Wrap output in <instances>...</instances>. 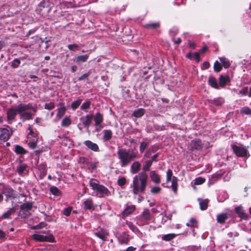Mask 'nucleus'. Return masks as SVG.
<instances>
[{
  "mask_svg": "<svg viewBox=\"0 0 251 251\" xmlns=\"http://www.w3.org/2000/svg\"><path fill=\"white\" fill-rule=\"evenodd\" d=\"M151 164H152V162L151 161H150L149 160L147 161L143 167L142 169H143L144 172L148 171L150 170V168Z\"/></svg>",
  "mask_w": 251,
  "mask_h": 251,
  "instance_id": "35",
  "label": "nucleus"
},
{
  "mask_svg": "<svg viewBox=\"0 0 251 251\" xmlns=\"http://www.w3.org/2000/svg\"><path fill=\"white\" fill-rule=\"evenodd\" d=\"M5 238V233L0 229V239H3Z\"/></svg>",
  "mask_w": 251,
  "mask_h": 251,
  "instance_id": "60",
  "label": "nucleus"
},
{
  "mask_svg": "<svg viewBox=\"0 0 251 251\" xmlns=\"http://www.w3.org/2000/svg\"><path fill=\"white\" fill-rule=\"evenodd\" d=\"M89 58V56L87 54L79 55L75 58L73 59L74 62L76 64H80L81 63L86 62Z\"/></svg>",
  "mask_w": 251,
  "mask_h": 251,
  "instance_id": "10",
  "label": "nucleus"
},
{
  "mask_svg": "<svg viewBox=\"0 0 251 251\" xmlns=\"http://www.w3.org/2000/svg\"><path fill=\"white\" fill-rule=\"evenodd\" d=\"M148 146V143L145 142H142L140 143L139 150L141 153H143L145 149Z\"/></svg>",
  "mask_w": 251,
  "mask_h": 251,
  "instance_id": "43",
  "label": "nucleus"
},
{
  "mask_svg": "<svg viewBox=\"0 0 251 251\" xmlns=\"http://www.w3.org/2000/svg\"><path fill=\"white\" fill-rule=\"evenodd\" d=\"M177 178L176 176H173L172 181L171 187L173 191L176 193L177 190Z\"/></svg>",
  "mask_w": 251,
  "mask_h": 251,
  "instance_id": "20",
  "label": "nucleus"
},
{
  "mask_svg": "<svg viewBox=\"0 0 251 251\" xmlns=\"http://www.w3.org/2000/svg\"><path fill=\"white\" fill-rule=\"evenodd\" d=\"M94 118L93 114H88L80 118L82 125L88 129Z\"/></svg>",
  "mask_w": 251,
  "mask_h": 251,
  "instance_id": "7",
  "label": "nucleus"
},
{
  "mask_svg": "<svg viewBox=\"0 0 251 251\" xmlns=\"http://www.w3.org/2000/svg\"><path fill=\"white\" fill-rule=\"evenodd\" d=\"M32 108L31 104L20 103L16 107H11L7 111V119L9 124H11L15 119L17 113H21L22 112L26 111Z\"/></svg>",
  "mask_w": 251,
  "mask_h": 251,
  "instance_id": "2",
  "label": "nucleus"
},
{
  "mask_svg": "<svg viewBox=\"0 0 251 251\" xmlns=\"http://www.w3.org/2000/svg\"><path fill=\"white\" fill-rule=\"evenodd\" d=\"M150 176L151 180L155 183L158 184L160 182V177L155 171H151L150 172Z\"/></svg>",
  "mask_w": 251,
  "mask_h": 251,
  "instance_id": "13",
  "label": "nucleus"
},
{
  "mask_svg": "<svg viewBox=\"0 0 251 251\" xmlns=\"http://www.w3.org/2000/svg\"><path fill=\"white\" fill-rule=\"evenodd\" d=\"M235 211L238 214L239 216L241 218H244L245 217V213L244 211L240 207L235 208Z\"/></svg>",
  "mask_w": 251,
  "mask_h": 251,
  "instance_id": "36",
  "label": "nucleus"
},
{
  "mask_svg": "<svg viewBox=\"0 0 251 251\" xmlns=\"http://www.w3.org/2000/svg\"><path fill=\"white\" fill-rule=\"evenodd\" d=\"M228 218V216L227 213H221L217 215V221L218 223L223 224Z\"/></svg>",
  "mask_w": 251,
  "mask_h": 251,
  "instance_id": "14",
  "label": "nucleus"
},
{
  "mask_svg": "<svg viewBox=\"0 0 251 251\" xmlns=\"http://www.w3.org/2000/svg\"><path fill=\"white\" fill-rule=\"evenodd\" d=\"M192 59H195L197 61V62H199L200 60V53L199 52H194L193 53Z\"/></svg>",
  "mask_w": 251,
  "mask_h": 251,
  "instance_id": "53",
  "label": "nucleus"
},
{
  "mask_svg": "<svg viewBox=\"0 0 251 251\" xmlns=\"http://www.w3.org/2000/svg\"><path fill=\"white\" fill-rule=\"evenodd\" d=\"M173 176V172L171 169L168 170L167 172V178H166V181L167 182H169L172 177Z\"/></svg>",
  "mask_w": 251,
  "mask_h": 251,
  "instance_id": "48",
  "label": "nucleus"
},
{
  "mask_svg": "<svg viewBox=\"0 0 251 251\" xmlns=\"http://www.w3.org/2000/svg\"><path fill=\"white\" fill-rule=\"evenodd\" d=\"M55 105L53 102H50L47 103L45 105V108L48 110H51L54 108Z\"/></svg>",
  "mask_w": 251,
  "mask_h": 251,
  "instance_id": "49",
  "label": "nucleus"
},
{
  "mask_svg": "<svg viewBox=\"0 0 251 251\" xmlns=\"http://www.w3.org/2000/svg\"><path fill=\"white\" fill-rule=\"evenodd\" d=\"M135 207L134 205L127 206L123 212V215L125 217L127 216L135 210Z\"/></svg>",
  "mask_w": 251,
  "mask_h": 251,
  "instance_id": "18",
  "label": "nucleus"
},
{
  "mask_svg": "<svg viewBox=\"0 0 251 251\" xmlns=\"http://www.w3.org/2000/svg\"><path fill=\"white\" fill-rule=\"evenodd\" d=\"M141 165L138 161L134 162L131 166L130 172L132 174L137 173L140 170Z\"/></svg>",
  "mask_w": 251,
  "mask_h": 251,
  "instance_id": "12",
  "label": "nucleus"
},
{
  "mask_svg": "<svg viewBox=\"0 0 251 251\" xmlns=\"http://www.w3.org/2000/svg\"><path fill=\"white\" fill-rule=\"evenodd\" d=\"M72 208L71 207L65 208L64 210L63 213L66 216H68L70 215Z\"/></svg>",
  "mask_w": 251,
  "mask_h": 251,
  "instance_id": "54",
  "label": "nucleus"
},
{
  "mask_svg": "<svg viewBox=\"0 0 251 251\" xmlns=\"http://www.w3.org/2000/svg\"><path fill=\"white\" fill-rule=\"evenodd\" d=\"M89 75H90L89 73H85L83 75H82L81 76L79 77L78 78V80L79 81L83 80V79L86 78Z\"/></svg>",
  "mask_w": 251,
  "mask_h": 251,
  "instance_id": "58",
  "label": "nucleus"
},
{
  "mask_svg": "<svg viewBox=\"0 0 251 251\" xmlns=\"http://www.w3.org/2000/svg\"><path fill=\"white\" fill-rule=\"evenodd\" d=\"M90 101L89 100H87L81 105L80 109L82 110H85L90 108Z\"/></svg>",
  "mask_w": 251,
  "mask_h": 251,
  "instance_id": "42",
  "label": "nucleus"
},
{
  "mask_svg": "<svg viewBox=\"0 0 251 251\" xmlns=\"http://www.w3.org/2000/svg\"><path fill=\"white\" fill-rule=\"evenodd\" d=\"M210 66V64L208 62H204L203 63V67L204 69H208Z\"/></svg>",
  "mask_w": 251,
  "mask_h": 251,
  "instance_id": "62",
  "label": "nucleus"
},
{
  "mask_svg": "<svg viewBox=\"0 0 251 251\" xmlns=\"http://www.w3.org/2000/svg\"><path fill=\"white\" fill-rule=\"evenodd\" d=\"M14 212V209L13 208H10L6 212L3 214L1 216V218L6 219L8 218L9 216H10Z\"/></svg>",
  "mask_w": 251,
  "mask_h": 251,
  "instance_id": "41",
  "label": "nucleus"
},
{
  "mask_svg": "<svg viewBox=\"0 0 251 251\" xmlns=\"http://www.w3.org/2000/svg\"><path fill=\"white\" fill-rule=\"evenodd\" d=\"M80 161L81 162L83 163V164H87L88 163L87 159L85 157L81 158L80 159Z\"/></svg>",
  "mask_w": 251,
  "mask_h": 251,
  "instance_id": "63",
  "label": "nucleus"
},
{
  "mask_svg": "<svg viewBox=\"0 0 251 251\" xmlns=\"http://www.w3.org/2000/svg\"><path fill=\"white\" fill-rule=\"evenodd\" d=\"M20 63L21 61L19 59H15L11 62V67L13 68H17L19 67Z\"/></svg>",
  "mask_w": 251,
  "mask_h": 251,
  "instance_id": "39",
  "label": "nucleus"
},
{
  "mask_svg": "<svg viewBox=\"0 0 251 251\" xmlns=\"http://www.w3.org/2000/svg\"><path fill=\"white\" fill-rule=\"evenodd\" d=\"M148 176L145 172H141L133 179V193L137 195L139 192H144L147 187Z\"/></svg>",
  "mask_w": 251,
  "mask_h": 251,
  "instance_id": "1",
  "label": "nucleus"
},
{
  "mask_svg": "<svg viewBox=\"0 0 251 251\" xmlns=\"http://www.w3.org/2000/svg\"><path fill=\"white\" fill-rule=\"evenodd\" d=\"M32 207V203L31 202L25 203L21 205V209L26 211L30 210Z\"/></svg>",
  "mask_w": 251,
  "mask_h": 251,
  "instance_id": "31",
  "label": "nucleus"
},
{
  "mask_svg": "<svg viewBox=\"0 0 251 251\" xmlns=\"http://www.w3.org/2000/svg\"><path fill=\"white\" fill-rule=\"evenodd\" d=\"M190 223L191 225V226L192 227L197 226V222L195 219H191L190 220Z\"/></svg>",
  "mask_w": 251,
  "mask_h": 251,
  "instance_id": "57",
  "label": "nucleus"
},
{
  "mask_svg": "<svg viewBox=\"0 0 251 251\" xmlns=\"http://www.w3.org/2000/svg\"><path fill=\"white\" fill-rule=\"evenodd\" d=\"M12 132H10L7 128H0V140L6 141L11 135Z\"/></svg>",
  "mask_w": 251,
  "mask_h": 251,
  "instance_id": "9",
  "label": "nucleus"
},
{
  "mask_svg": "<svg viewBox=\"0 0 251 251\" xmlns=\"http://www.w3.org/2000/svg\"><path fill=\"white\" fill-rule=\"evenodd\" d=\"M15 151L18 154H24L26 153V151L21 146L17 145L15 147Z\"/></svg>",
  "mask_w": 251,
  "mask_h": 251,
  "instance_id": "32",
  "label": "nucleus"
},
{
  "mask_svg": "<svg viewBox=\"0 0 251 251\" xmlns=\"http://www.w3.org/2000/svg\"><path fill=\"white\" fill-rule=\"evenodd\" d=\"M192 150H200L201 147V143L200 140H195L191 141Z\"/></svg>",
  "mask_w": 251,
  "mask_h": 251,
  "instance_id": "16",
  "label": "nucleus"
},
{
  "mask_svg": "<svg viewBox=\"0 0 251 251\" xmlns=\"http://www.w3.org/2000/svg\"><path fill=\"white\" fill-rule=\"evenodd\" d=\"M151 155V152L150 151H147L144 155V158H149Z\"/></svg>",
  "mask_w": 251,
  "mask_h": 251,
  "instance_id": "59",
  "label": "nucleus"
},
{
  "mask_svg": "<svg viewBox=\"0 0 251 251\" xmlns=\"http://www.w3.org/2000/svg\"><path fill=\"white\" fill-rule=\"evenodd\" d=\"M152 218V216L151 214L148 209H145L141 216V219L144 221H149Z\"/></svg>",
  "mask_w": 251,
  "mask_h": 251,
  "instance_id": "17",
  "label": "nucleus"
},
{
  "mask_svg": "<svg viewBox=\"0 0 251 251\" xmlns=\"http://www.w3.org/2000/svg\"><path fill=\"white\" fill-rule=\"evenodd\" d=\"M90 187L92 189L99 193L101 195H108V189L102 185H100L99 181L96 179H92L89 181Z\"/></svg>",
  "mask_w": 251,
  "mask_h": 251,
  "instance_id": "5",
  "label": "nucleus"
},
{
  "mask_svg": "<svg viewBox=\"0 0 251 251\" xmlns=\"http://www.w3.org/2000/svg\"><path fill=\"white\" fill-rule=\"evenodd\" d=\"M50 190L53 195L55 196H59L60 194L59 190L55 186L51 187L50 189Z\"/></svg>",
  "mask_w": 251,
  "mask_h": 251,
  "instance_id": "37",
  "label": "nucleus"
},
{
  "mask_svg": "<svg viewBox=\"0 0 251 251\" xmlns=\"http://www.w3.org/2000/svg\"><path fill=\"white\" fill-rule=\"evenodd\" d=\"M228 81L229 77L227 76L221 75L219 79V84L221 86L224 87Z\"/></svg>",
  "mask_w": 251,
  "mask_h": 251,
  "instance_id": "23",
  "label": "nucleus"
},
{
  "mask_svg": "<svg viewBox=\"0 0 251 251\" xmlns=\"http://www.w3.org/2000/svg\"><path fill=\"white\" fill-rule=\"evenodd\" d=\"M20 116L21 118L25 119V120H30L32 119V115L29 112H26L25 111L22 112L20 113Z\"/></svg>",
  "mask_w": 251,
  "mask_h": 251,
  "instance_id": "22",
  "label": "nucleus"
},
{
  "mask_svg": "<svg viewBox=\"0 0 251 251\" xmlns=\"http://www.w3.org/2000/svg\"><path fill=\"white\" fill-rule=\"evenodd\" d=\"M45 226V224L44 223H40L39 224L36 225V226H33L32 227H31V229H40L41 228H42L43 227H44V226Z\"/></svg>",
  "mask_w": 251,
  "mask_h": 251,
  "instance_id": "55",
  "label": "nucleus"
},
{
  "mask_svg": "<svg viewBox=\"0 0 251 251\" xmlns=\"http://www.w3.org/2000/svg\"><path fill=\"white\" fill-rule=\"evenodd\" d=\"M71 123L70 119L68 117L64 118L61 122V126L66 127L69 126Z\"/></svg>",
  "mask_w": 251,
  "mask_h": 251,
  "instance_id": "34",
  "label": "nucleus"
},
{
  "mask_svg": "<svg viewBox=\"0 0 251 251\" xmlns=\"http://www.w3.org/2000/svg\"><path fill=\"white\" fill-rule=\"evenodd\" d=\"M103 140L104 141H108L111 138L112 136V132L110 130H104L103 131Z\"/></svg>",
  "mask_w": 251,
  "mask_h": 251,
  "instance_id": "19",
  "label": "nucleus"
},
{
  "mask_svg": "<svg viewBox=\"0 0 251 251\" xmlns=\"http://www.w3.org/2000/svg\"><path fill=\"white\" fill-rule=\"evenodd\" d=\"M65 108L64 107L59 108L58 109V112L56 115V117L58 118L59 119H61L65 114Z\"/></svg>",
  "mask_w": 251,
  "mask_h": 251,
  "instance_id": "29",
  "label": "nucleus"
},
{
  "mask_svg": "<svg viewBox=\"0 0 251 251\" xmlns=\"http://www.w3.org/2000/svg\"><path fill=\"white\" fill-rule=\"evenodd\" d=\"M209 84L214 88H218V84L216 79L213 77H210L208 79Z\"/></svg>",
  "mask_w": 251,
  "mask_h": 251,
  "instance_id": "25",
  "label": "nucleus"
},
{
  "mask_svg": "<svg viewBox=\"0 0 251 251\" xmlns=\"http://www.w3.org/2000/svg\"><path fill=\"white\" fill-rule=\"evenodd\" d=\"M198 201H199V204L200 206L201 209V210H206L207 208L208 203L209 202L208 200L199 199Z\"/></svg>",
  "mask_w": 251,
  "mask_h": 251,
  "instance_id": "15",
  "label": "nucleus"
},
{
  "mask_svg": "<svg viewBox=\"0 0 251 251\" xmlns=\"http://www.w3.org/2000/svg\"><path fill=\"white\" fill-rule=\"evenodd\" d=\"M117 154L119 159L121 163V166L125 167L132 160L137 157V153L132 152L129 153L125 149H120L118 150Z\"/></svg>",
  "mask_w": 251,
  "mask_h": 251,
  "instance_id": "3",
  "label": "nucleus"
},
{
  "mask_svg": "<svg viewBox=\"0 0 251 251\" xmlns=\"http://www.w3.org/2000/svg\"><path fill=\"white\" fill-rule=\"evenodd\" d=\"M53 6V4L49 0H42L38 5L37 11L41 15H47Z\"/></svg>",
  "mask_w": 251,
  "mask_h": 251,
  "instance_id": "4",
  "label": "nucleus"
},
{
  "mask_svg": "<svg viewBox=\"0 0 251 251\" xmlns=\"http://www.w3.org/2000/svg\"><path fill=\"white\" fill-rule=\"evenodd\" d=\"M240 112L246 115H251V109L248 107H243L240 109Z\"/></svg>",
  "mask_w": 251,
  "mask_h": 251,
  "instance_id": "38",
  "label": "nucleus"
},
{
  "mask_svg": "<svg viewBox=\"0 0 251 251\" xmlns=\"http://www.w3.org/2000/svg\"><path fill=\"white\" fill-rule=\"evenodd\" d=\"M95 234L98 237L100 238V239H101L103 240H104V238L107 235V233L106 231H105L104 230H101V231H98L97 232H96L95 233Z\"/></svg>",
  "mask_w": 251,
  "mask_h": 251,
  "instance_id": "27",
  "label": "nucleus"
},
{
  "mask_svg": "<svg viewBox=\"0 0 251 251\" xmlns=\"http://www.w3.org/2000/svg\"><path fill=\"white\" fill-rule=\"evenodd\" d=\"M126 178L124 177H123L120 178L118 180V184L119 186H122L126 184Z\"/></svg>",
  "mask_w": 251,
  "mask_h": 251,
  "instance_id": "52",
  "label": "nucleus"
},
{
  "mask_svg": "<svg viewBox=\"0 0 251 251\" xmlns=\"http://www.w3.org/2000/svg\"><path fill=\"white\" fill-rule=\"evenodd\" d=\"M232 147L234 152L237 156L244 157L246 155L247 151L245 148L241 147H238L236 145H233Z\"/></svg>",
  "mask_w": 251,
  "mask_h": 251,
  "instance_id": "8",
  "label": "nucleus"
},
{
  "mask_svg": "<svg viewBox=\"0 0 251 251\" xmlns=\"http://www.w3.org/2000/svg\"><path fill=\"white\" fill-rule=\"evenodd\" d=\"M248 92V87H245L239 92L238 94L240 95H241V96L246 95Z\"/></svg>",
  "mask_w": 251,
  "mask_h": 251,
  "instance_id": "51",
  "label": "nucleus"
},
{
  "mask_svg": "<svg viewBox=\"0 0 251 251\" xmlns=\"http://www.w3.org/2000/svg\"><path fill=\"white\" fill-rule=\"evenodd\" d=\"M78 47V45L77 44H70L68 45V48L71 50H75V49Z\"/></svg>",
  "mask_w": 251,
  "mask_h": 251,
  "instance_id": "56",
  "label": "nucleus"
},
{
  "mask_svg": "<svg viewBox=\"0 0 251 251\" xmlns=\"http://www.w3.org/2000/svg\"><path fill=\"white\" fill-rule=\"evenodd\" d=\"M161 190V188L159 187H153L151 188V192L153 194L159 193Z\"/></svg>",
  "mask_w": 251,
  "mask_h": 251,
  "instance_id": "47",
  "label": "nucleus"
},
{
  "mask_svg": "<svg viewBox=\"0 0 251 251\" xmlns=\"http://www.w3.org/2000/svg\"><path fill=\"white\" fill-rule=\"evenodd\" d=\"M221 69L222 66L220 63L218 61H216L214 64V71L216 72H219L221 71Z\"/></svg>",
  "mask_w": 251,
  "mask_h": 251,
  "instance_id": "45",
  "label": "nucleus"
},
{
  "mask_svg": "<svg viewBox=\"0 0 251 251\" xmlns=\"http://www.w3.org/2000/svg\"><path fill=\"white\" fill-rule=\"evenodd\" d=\"M26 165L24 164L21 165L17 167V170L19 174L21 175L26 168Z\"/></svg>",
  "mask_w": 251,
  "mask_h": 251,
  "instance_id": "46",
  "label": "nucleus"
},
{
  "mask_svg": "<svg viewBox=\"0 0 251 251\" xmlns=\"http://www.w3.org/2000/svg\"><path fill=\"white\" fill-rule=\"evenodd\" d=\"M220 61L221 62L222 65L224 66L225 68H228L229 67L230 64L226 58L225 57H220L219 58Z\"/></svg>",
  "mask_w": 251,
  "mask_h": 251,
  "instance_id": "26",
  "label": "nucleus"
},
{
  "mask_svg": "<svg viewBox=\"0 0 251 251\" xmlns=\"http://www.w3.org/2000/svg\"><path fill=\"white\" fill-rule=\"evenodd\" d=\"M84 208L87 209H91L93 207V202L91 199H89L84 202Z\"/></svg>",
  "mask_w": 251,
  "mask_h": 251,
  "instance_id": "28",
  "label": "nucleus"
},
{
  "mask_svg": "<svg viewBox=\"0 0 251 251\" xmlns=\"http://www.w3.org/2000/svg\"><path fill=\"white\" fill-rule=\"evenodd\" d=\"M175 237V235L173 233L164 235L162 237V239L165 241H170Z\"/></svg>",
  "mask_w": 251,
  "mask_h": 251,
  "instance_id": "40",
  "label": "nucleus"
},
{
  "mask_svg": "<svg viewBox=\"0 0 251 251\" xmlns=\"http://www.w3.org/2000/svg\"><path fill=\"white\" fill-rule=\"evenodd\" d=\"M158 153H156L155 154H154L151 158V160H149L150 161H151V162L152 163V162L153 161H156V158L158 157Z\"/></svg>",
  "mask_w": 251,
  "mask_h": 251,
  "instance_id": "61",
  "label": "nucleus"
},
{
  "mask_svg": "<svg viewBox=\"0 0 251 251\" xmlns=\"http://www.w3.org/2000/svg\"><path fill=\"white\" fill-rule=\"evenodd\" d=\"M84 144L89 149L94 151H99V146L95 143H93L91 141L87 140L84 142Z\"/></svg>",
  "mask_w": 251,
  "mask_h": 251,
  "instance_id": "11",
  "label": "nucleus"
},
{
  "mask_svg": "<svg viewBox=\"0 0 251 251\" xmlns=\"http://www.w3.org/2000/svg\"><path fill=\"white\" fill-rule=\"evenodd\" d=\"M31 238L36 241L40 242H53L54 241V237L52 235H43L39 234H34L31 235Z\"/></svg>",
  "mask_w": 251,
  "mask_h": 251,
  "instance_id": "6",
  "label": "nucleus"
},
{
  "mask_svg": "<svg viewBox=\"0 0 251 251\" xmlns=\"http://www.w3.org/2000/svg\"><path fill=\"white\" fill-rule=\"evenodd\" d=\"M205 181V179L201 177H199L195 179V185H201L204 183Z\"/></svg>",
  "mask_w": 251,
  "mask_h": 251,
  "instance_id": "44",
  "label": "nucleus"
},
{
  "mask_svg": "<svg viewBox=\"0 0 251 251\" xmlns=\"http://www.w3.org/2000/svg\"><path fill=\"white\" fill-rule=\"evenodd\" d=\"M102 120H103L102 115L100 113H97L94 117L95 125L96 126L99 125L102 122Z\"/></svg>",
  "mask_w": 251,
  "mask_h": 251,
  "instance_id": "21",
  "label": "nucleus"
},
{
  "mask_svg": "<svg viewBox=\"0 0 251 251\" xmlns=\"http://www.w3.org/2000/svg\"><path fill=\"white\" fill-rule=\"evenodd\" d=\"M159 26L158 23H152L148 24L146 25V27L149 29H155Z\"/></svg>",
  "mask_w": 251,
  "mask_h": 251,
  "instance_id": "50",
  "label": "nucleus"
},
{
  "mask_svg": "<svg viewBox=\"0 0 251 251\" xmlns=\"http://www.w3.org/2000/svg\"><path fill=\"white\" fill-rule=\"evenodd\" d=\"M81 99H78L73 101L71 104V107L73 110L76 109L81 104L82 101Z\"/></svg>",
  "mask_w": 251,
  "mask_h": 251,
  "instance_id": "33",
  "label": "nucleus"
},
{
  "mask_svg": "<svg viewBox=\"0 0 251 251\" xmlns=\"http://www.w3.org/2000/svg\"><path fill=\"white\" fill-rule=\"evenodd\" d=\"M144 114V109L143 108H139L135 110L132 113V116L140 118Z\"/></svg>",
  "mask_w": 251,
  "mask_h": 251,
  "instance_id": "24",
  "label": "nucleus"
},
{
  "mask_svg": "<svg viewBox=\"0 0 251 251\" xmlns=\"http://www.w3.org/2000/svg\"><path fill=\"white\" fill-rule=\"evenodd\" d=\"M3 193L8 198H11L13 196V190L11 188L5 189L3 190Z\"/></svg>",
  "mask_w": 251,
  "mask_h": 251,
  "instance_id": "30",
  "label": "nucleus"
},
{
  "mask_svg": "<svg viewBox=\"0 0 251 251\" xmlns=\"http://www.w3.org/2000/svg\"><path fill=\"white\" fill-rule=\"evenodd\" d=\"M28 145L29 147L32 149H34L36 148V143L35 142H29Z\"/></svg>",
  "mask_w": 251,
  "mask_h": 251,
  "instance_id": "64",
  "label": "nucleus"
}]
</instances>
